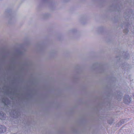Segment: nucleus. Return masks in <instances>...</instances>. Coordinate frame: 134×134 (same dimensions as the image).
I'll return each instance as SVG.
<instances>
[{
  "instance_id": "f257e3e1",
  "label": "nucleus",
  "mask_w": 134,
  "mask_h": 134,
  "mask_svg": "<svg viewBox=\"0 0 134 134\" xmlns=\"http://www.w3.org/2000/svg\"><path fill=\"white\" fill-rule=\"evenodd\" d=\"M131 100V98H130L129 96L127 95L124 98V100L125 103L128 104L130 103Z\"/></svg>"
},
{
  "instance_id": "f03ea898",
  "label": "nucleus",
  "mask_w": 134,
  "mask_h": 134,
  "mask_svg": "<svg viewBox=\"0 0 134 134\" xmlns=\"http://www.w3.org/2000/svg\"><path fill=\"white\" fill-rule=\"evenodd\" d=\"M6 130V128L4 126L0 125V133L4 132Z\"/></svg>"
},
{
  "instance_id": "7ed1b4c3",
  "label": "nucleus",
  "mask_w": 134,
  "mask_h": 134,
  "mask_svg": "<svg viewBox=\"0 0 134 134\" xmlns=\"http://www.w3.org/2000/svg\"><path fill=\"white\" fill-rule=\"evenodd\" d=\"M6 115L3 113V112H1L0 113V119L1 120H4L5 119Z\"/></svg>"
},
{
  "instance_id": "20e7f679",
  "label": "nucleus",
  "mask_w": 134,
  "mask_h": 134,
  "mask_svg": "<svg viewBox=\"0 0 134 134\" xmlns=\"http://www.w3.org/2000/svg\"><path fill=\"white\" fill-rule=\"evenodd\" d=\"M124 32L126 33H127L128 32V31H127V30H126V31H125V30H124Z\"/></svg>"
}]
</instances>
